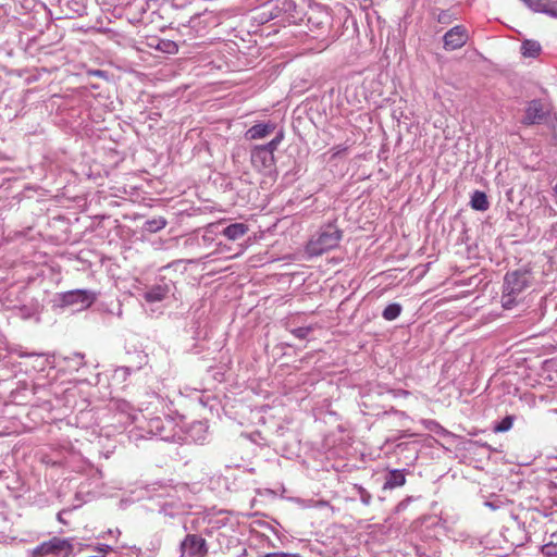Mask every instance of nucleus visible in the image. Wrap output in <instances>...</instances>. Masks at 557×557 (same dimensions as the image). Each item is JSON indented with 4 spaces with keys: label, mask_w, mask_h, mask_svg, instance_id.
Masks as SVG:
<instances>
[{
    "label": "nucleus",
    "mask_w": 557,
    "mask_h": 557,
    "mask_svg": "<svg viewBox=\"0 0 557 557\" xmlns=\"http://www.w3.org/2000/svg\"><path fill=\"white\" fill-rule=\"evenodd\" d=\"M534 281L533 273L529 268H521L508 271L504 276L500 302L505 310L515 308L523 298Z\"/></svg>",
    "instance_id": "f257e3e1"
},
{
    "label": "nucleus",
    "mask_w": 557,
    "mask_h": 557,
    "mask_svg": "<svg viewBox=\"0 0 557 557\" xmlns=\"http://www.w3.org/2000/svg\"><path fill=\"white\" fill-rule=\"evenodd\" d=\"M517 513H520L519 521L511 523V525L505 529L506 531L515 527L519 529L518 539H507V543L511 546H523L525 543L533 541L534 537L536 539L539 534L546 532L545 525L547 516L542 511L519 509Z\"/></svg>",
    "instance_id": "f03ea898"
},
{
    "label": "nucleus",
    "mask_w": 557,
    "mask_h": 557,
    "mask_svg": "<svg viewBox=\"0 0 557 557\" xmlns=\"http://www.w3.org/2000/svg\"><path fill=\"white\" fill-rule=\"evenodd\" d=\"M342 237L343 231L334 223L322 225L307 243L306 253L309 257H319L324 252L336 248Z\"/></svg>",
    "instance_id": "7ed1b4c3"
},
{
    "label": "nucleus",
    "mask_w": 557,
    "mask_h": 557,
    "mask_svg": "<svg viewBox=\"0 0 557 557\" xmlns=\"http://www.w3.org/2000/svg\"><path fill=\"white\" fill-rule=\"evenodd\" d=\"M482 498V505L493 513L494 519L499 520L504 524L517 523L519 521L520 513H517L519 508L506 495L492 493Z\"/></svg>",
    "instance_id": "20e7f679"
},
{
    "label": "nucleus",
    "mask_w": 557,
    "mask_h": 557,
    "mask_svg": "<svg viewBox=\"0 0 557 557\" xmlns=\"http://www.w3.org/2000/svg\"><path fill=\"white\" fill-rule=\"evenodd\" d=\"M74 554V539L53 536L37 545L32 550V557H70Z\"/></svg>",
    "instance_id": "39448f33"
},
{
    "label": "nucleus",
    "mask_w": 557,
    "mask_h": 557,
    "mask_svg": "<svg viewBox=\"0 0 557 557\" xmlns=\"http://www.w3.org/2000/svg\"><path fill=\"white\" fill-rule=\"evenodd\" d=\"M45 385H39L33 381H18L15 388L11 391V398L17 405L38 406L41 400V394H47Z\"/></svg>",
    "instance_id": "423d86ee"
},
{
    "label": "nucleus",
    "mask_w": 557,
    "mask_h": 557,
    "mask_svg": "<svg viewBox=\"0 0 557 557\" xmlns=\"http://www.w3.org/2000/svg\"><path fill=\"white\" fill-rule=\"evenodd\" d=\"M275 151L268 144L255 146L250 152L252 166L259 172L270 173L275 166Z\"/></svg>",
    "instance_id": "0eeeda50"
},
{
    "label": "nucleus",
    "mask_w": 557,
    "mask_h": 557,
    "mask_svg": "<svg viewBox=\"0 0 557 557\" xmlns=\"http://www.w3.org/2000/svg\"><path fill=\"white\" fill-rule=\"evenodd\" d=\"M271 16L282 24H292L297 21L296 3L294 0H272L267 3Z\"/></svg>",
    "instance_id": "6e6552de"
},
{
    "label": "nucleus",
    "mask_w": 557,
    "mask_h": 557,
    "mask_svg": "<svg viewBox=\"0 0 557 557\" xmlns=\"http://www.w3.org/2000/svg\"><path fill=\"white\" fill-rule=\"evenodd\" d=\"M97 298L96 293L88 289H73L59 295L62 307L76 306V310L90 307Z\"/></svg>",
    "instance_id": "1a4fd4ad"
},
{
    "label": "nucleus",
    "mask_w": 557,
    "mask_h": 557,
    "mask_svg": "<svg viewBox=\"0 0 557 557\" xmlns=\"http://www.w3.org/2000/svg\"><path fill=\"white\" fill-rule=\"evenodd\" d=\"M208 552V544L199 534L188 533L180 543L181 557H206Z\"/></svg>",
    "instance_id": "9d476101"
},
{
    "label": "nucleus",
    "mask_w": 557,
    "mask_h": 557,
    "mask_svg": "<svg viewBox=\"0 0 557 557\" xmlns=\"http://www.w3.org/2000/svg\"><path fill=\"white\" fill-rule=\"evenodd\" d=\"M208 527L203 530L207 536H212L219 532H234L236 523L231 519L230 512L220 510L216 513L208 515Z\"/></svg>",
    "instance_id": "9b49d317"
},
{
    "label": "nucleus",
    "mask_w": 557,
    "mask_h": 557,
    "mask_svg": "<svg viewBox=\"0 0 557 557\" xmlns=\"http://www.w3.org/2000/svg\"><path fill=\"white\" fill-rule=\"evenodd\" d=\"M222 226V222L211 223L206 226L203 233L201 235H196L190 238V244H195L198 247L209 248L212 245H216V249L214 253H223L225 246H222V243H216V236L220 234V227Z\"/></svg>",
    "instance_id": "f8f14e48"
},
{
    "label": "nucleus",
    "mask_w": 557,
    "mask_h": 557,
    "mask_svg": "<svg viewBox=\"0 0 557 557\" xmlns=\"http://www.w3.org/2000/svg\"><path fill=\"white\" fill-rule=\"evenodd\" d=\"M148 432L162 441H171L175 436V425L169 417H154L148 421Z\"/></svg>",
    "instance_id": "ddd939ff"
},
{
    "label": "nucleus",
    "mask_w": 557,
    "mask_h": 557,
    "mask_svg": "<svg viewBox=\"0 0 557 557\" xmlns=\"http://www.w3.org/2000/svg\"><path fill=\"white\" fill-rule=\"evenodd\" d=\"M469 39L468 30L463 25H456L445 33L443 37L444 49L457 50L463 47Z\"/></svg>",
    "instance_id": "4468645a"
},
{
    "label": "nucleus",
    "mask_w": 557,
    "mask_h": 557,
    "mask_svg": "<svg viewBox=\"0 0 557 557\" xmlns=\"http://www.w3.org/2000/svg\"><path fill=\"white\" fill-rule=\"evenodd\" d=\"M172 287L173 283L171 281L166 282L162 278L145 292L144 298L148 302L161 301L171 293Z\"/></svg>",
    "instance_id": "2eb2a0df"
},
{
    "label": "nucleus",
    "mask_w": 557,
    "mask_h": 557,
    "mask_svg": "<svg viewBox=\"0 0 557 557\" xmlns=\"http://www.w3.org/2000/svg\"><path fill=\"white\" fill-rule=\"evenodd\" d=\"M136 358L138 360L135 364L117 367L114 370L113 380L119 381L121 383L125 382L133 372L140 370L148 362V356L146 354L138 352L136 355Z\"/></svg>",
    "instance_id": "dca6fc26"
},
{
    "label": "nucleus",
    "mask_w": 557,
    "mask_h": 557,
    "mask_svg": "<svg viewBox=\"0 0 557 557\" xmlns=\"http://www.w3.org/2000/svg\"><path fill=\"white\" fill-rule=\"evenodd\" d=\"M531 11L543 13L550 17L557 18V1L549 0H520Z\"/></svg>",
    "instance_id": "f3484780"
},
{
    "label": "nucleus",
    "mask_w": 557,
    "mask_h": 557,
    "mask_svg": "<svg viewBox=\"0 0 557 557\" xmlns=\"http://www.w3.org/2000/svg\"><path fill=\"white\" fill-rule=\"evenodd\" d=\"M276 124L272 121L260 122L249 127L245 133L247 140L262 139L274 133Z\"/></svg>",
    "instance_id": "a211bd4d"
},
{
    "label": "nucleus",
    "mask_w": 557,
    "mask_h": 557,
    "mask_svg": "<svg viewBox=\"0 0 557 557\" xmlns=\"http://www.w3.org/2000/svg\"><path fill=\"white\" fill-rule=\"evenodd\" d=\"M545 117L544 108L541 100L529 102L522 123L524 125L540 124Z\"/></svg>",
    "instance_id": "6ab92c4d"
},
{
    "label": "nucleus",
    "mask_w": 557,
    "mask_h": 557,
    "mask_svg": "<svg viewBox=\"0 0 557 557\" xmlns=\"http://www.w3.org/2000/svg\"><path fill=\"white\" fill-rule=\"evenodd\" d=\"M406 469L389 470L385 475L382 488L386 491L403 486L406 483Z\"/></svg>",
    "instance_id": "aec40b11"
},
{
    "label": "nucleus",
    "mask_w": 557,
    "mask_h": 557,
    "mask_svg": "<svg viewBox=\"0 0 557 557\" xmlns=\"http://www.w3.org/2000/svg\"><path fill=\"white\" fill-rule=\"evenodd\" d=\"M413 549L417 557H441L440 543L437 540L414 544Z\"/></svg>",
    "instance_id": "412c9836"
},
{
    "label": "nucleus",
    "mask_w": 557,
    "mask_h": 557,
    "mask_svg": "<svg viewBox=\"0 0 557 557\" xmlns=\"http://www.w3.org/2000/svg\"><path fill=\"white\" fill-rule=\"evenodd\" d=\"M109 406L111 410L125 416L127 421H133L135 419L136 411L134 406L129 401L125 399L113 398L111 399Z\"/></svg>",
    "instance_id": "4be33fe9"
},
{
    "label": "nucleus",
    "mask_w": 557,
    "mask_h": 557,
    "mask_svg": "<svg viewBox=\"0 0 557 557\" xmlns=\"http://www.w3.org/2000/svg\"><path fill=\"white\" fill-rule=\"evenodd\" d=\"M248 225L245 223H232L227 226L220 227V234L225 236L230 240H236L243 237L248 232Z\"/></svg>",
    "instance_id": "5701e85b"
},
{
    "label": "nucleus",
    "mask_w": 557,
    "mask_h": 557,
    "mask_svg": "<svg viewBox=\"0 0 557 557\" xmlns=\"http://www.w3.org/2000/svg\"><path fill=\"white\" fill-rule=\"evenodd\" d=\"M330 24L331 17L326 12H322L317 15H310L308 17V26L311 32L321 30V34L329 32Z\"/></svg>",
    "instance_id": "b1692460"
},
{
    "label": "nucleus",
    "mask_w": 557,
    "mask_h": 557,
    "mask_svg": "<svg viewBox=\"0 0 557 557\" xmlns=\"http://www.w3.org/2000/svg\"><path fill=\"white\" fill-rule=\"evenodd\" d=\"M470 206L476 211H486L490 208L486 194L481 190H474L470 198Z\"/></svg>",
    "instance_id": "393cba45"
},
{
    "label": "nucleus",
    "mask_w": 557,
    "mask_h": 557,
    "mask_svg": "<svg viewBox=\"0 0 557 557\" xmlns=\"http://www.w3.org/2000/svg\"><path fill=\"white\" fill-rule=\"evenodd\" d=\"M159 512L164 517L176 518L185 512V508L181 503L165 502L163 505H161Z\"/></svg>",
    "instance_id": "a878e982"
},
{
    "label": "nucleus",
    "mask_w": 557,
    "mask_h": 557,
    "mask_svg": "<svg viewBox=\"0 0 557 557\" xmlns=\"http://www.w3.org/2000/svg\"><path fill=\"white\" fill-rule=\"evenodd\" d=\"M542 47L539 41L527 39L522 41L521 53L525 58H536L540 55Z\"/></svg>",
    "instance_id": "bb28decb"
},
{
    "label": "nucleus",
    "mask_w": 557,
    "mask_h": 557,
    "mask_svg": "<svg viewBox=\"0 0 557 557\" xmlns=\"http://www.w3.org/2000/svg\"><path fill=\"white\" fill-rule=\"evenodd\" d=\"M541 553L544 557H557V530L541 545Z\"/></svg>",
    "instance_id": "cd10ccee"
},
{
    "label": "nucleus",
    "mask_w": 557,
    "mask_h": 557,
    "mask_svg": "<svg viewBox=\"0 0 557 557\" xmlns=\"http://www.w3.org/2000/svg\"><path fill=\"white\" fill-rule=\"evenodd\" d=\"M64 7L72 13L69 15L70 18L86 14V5L82 0H65Z\"/></svg>",
    "instance_id": "c85d7f7f"
},
{
    "label": "nucleus",
    "mask_w": 557,
    "mask_h": 557,
    "mask_svg": "<svg viewBox=\"0 0 557 557\" xmlns=\"http://www.w3.org/2000/svg\"><path fill=\"white\" fill-rule=\"evenodd\" d=\"M150 46L166 54H175L178 52V45L170 39H157V44H151Z\"/></svg>",
    "instance_id": "c756f323"
},
{
    "label": "nucleus",
    "mask_w": 557,
    "mask_h": 557,
    "mask_svg": "<svg viewBox=\"0 0 557 557\" xmlns=\"http://www.w3.org/2000/svg\"><path fill=\"white\" fill-rule=\"evenodd\" d=\"M421 423L423 424V426L440 435V436H451V432H449L448 430H446L445 428H443L436 420H433V419H422L421 420Z\"/></svg>",
    "instance_id": "7c9ffc66"
},
{
    "label": "nucleus",
    "mask_w": 557,
    "mask_h": 557,
    "mask_svg": "<svg viewBox=\"0 0 557 557\" xmlns=\"http://www.w3.org/2000/svg\"><path fill=\"white\" fill-rule=\"evenodd\" d=\"M401 305L398 304V302H393V304H389L387 305L383 312H382V317L386 320V321H393V320H396L400 313H401Z\"/></svg>",
    "instance_id": "2f4dec72"
},
{
    "label": "nucleus",
    "mask_w": 557,
    "mask_h": 557,
    "mask_svg": "<svg viewBox=\"0 0 557 557\" xmlns=\"http://www.w3.org/2000/svg\"><path fill=\"white\" fill-rule=\"evenodd\" d=\"M166 226V220L162 216L147 220L144 230L149 233H157Z\"/></svg>",
    "instance_id": "473e14b6"
},
{
    "label": "nucleus",
    "mask_w": 557,
    "mask_h": 557,
    "mask_svg": "<svg viewBox=\"0 0 557 557\" xmlns=\"http://www.w3.org/2000/svg\"><path fill=\"white\" fill-rule=\"evenodd\" d=\"M216 541L220 550L230 549L234 544L238 543V540L234 536L228 535L227 532H219L216 535Z\"/></svg>",
    "instance_id": "72a5a7b5"
},
{
    "label": "nucleus",
    "mask_w": 557,
    "mask_h": 557,
    "mask_svg": "<svg viewBox=\"0 0 557 557\" xmlns=\"http://www.w3.org/2000/svg\"><path fill=\"white\" fill-rule=\"evenodd\" d=\"M513 421H515V416H511V414L506 416L500 421L495 422V424L493 426V431L495 433L507 432L512 428Z\"/></svg>",
    "instance_id": "f704fd0d"
},
{
    "label": "nucleus",
    "mask_w": 557,
    "mask_h": 557,
    "mask_svg": "<svg viewBox=\"0 0 557 557\" xmlns=\"http://www.w3.org/2000/svg\"><path fill=\"white\" fill-rule=\"evenodd\" d=\"M352 490L355 491L356 495H358L360 502L366 505V506H369L371 504V500H372V495L371 493L366 490L362 485L360 484H354L352 486Z\"/></svg>",
    "instance_id": "c9c22d12"
},
{
    "label": "nucleus",
    "mask_w": 557,
    "mask_h": 557,
    "mask_svg": "<svg viewBox=\"0 0 557 557\" xmlns=\"http://www.w3.org/2000/svg\"><path fill=\"white\" fill-rule=\"evenodd\" d=\"M85 356L81 352H74L72 356H69L65 358V361L69 363V367L73 370H78L82 368L84 362Z\"/></svg>",
    "instance_id": "e433bc0d"
},
{
    "label": "nucleus",
    "mask_w": 557,
    "mask_h": 557,
    "mask_svg": "<svg viewBox=\"0 0 557 557\" xmlns=\"http://www.w3.org/2000/svg\"><path fill=\"white\" fill-rule=\"evenodd\" d=\"M314 326L313 325H307V326H299L289 330L290 334H293L298 339H306L308 335L313 332Z\"/></svg>",
    "instance_id": "4c0bfd02"
},
{
    "label": "nucleus",
    "mask_w": 557,
    "mask_h": 557,
    "mask_svg": "<svg viewBox=\"0 0 557 557\" xmlns=\"http://www.w3.org/2000/svg\"><path fill=\"white\" fill-rule=\"evenodd\" d=\"M509 525H510V523L503 524L502 532H500L506 542H507V539H518L519 537V529L517 527L511 528L509 531L505 530L506 527H509Z\"/></svg>",
    "instance_id": "58836bf2"
},
{
    "label": "nucleus",
    "mask_w": 557,
    "mask_h": 557,
    "mask_svg": "<svg viewBox=\"0 0 557 557\" xmlns=\"http://www.w3.org/2000/svg\"><path fill=\"white\" fill-rule=\"evenodd\" d=\"M453 20L454 15L449 10H442L436 16V21L441 24H449Z\"/></svg>",
    "instance_id": "ea45409f"
},
{
    "label": "nucleus",
    "mask_w": 557,
    "mask_h": 557,
    "mask_svg": "<svg viewBox=\"0 0 557 557\" xmlns=\"http://www.w3.org/2000/svg\"><path fill=\"white\" fill-rule=\"evenodd\" d=\"M284 139V131L281 128L276 132L273 139H271L268 145L272 147L274 150H277L278 146Z\"/></svg>",
    "instance_id": "a19ab883"
},
{
    "label": "nucleus",
    "mask_w": 557,
    "mask_h": 557,
    "mask_svg": "<svg viewBox=\"0 0 557 557\" xmlns=\"http://www.w3.org/2000/svg\"><path fill=\"white\" fill-rule=\"evenodd\" d=\"M257 20L262 24L273 20L267 4L262 7L261 12L258 14Z\"/></svg>",
    "instance_id": "79ce46f5"
},
{
    "label": "nucleus",
    "mask_w": 557,
    "mask_h": 557,
    "mask_svg": "<svg viewBox=\"0 0 557 557\" xmlns=\"http://www.w3.org/2000/svg\"><path fill=\"white\" fill-rule=\"evenodd\" d=\"M191 430L197 432V433H206L207 432V426L202 422H195L191 425Z\"/></svg>",
    "instance_id": "37998d69"
},
{
    "label": "nucleus",
    "mask_w": 557,
    "mask_h": 557,
    "mask_svg": "<svg viewBox=\"0 0 557 557\" xmlns=\"http://www.w3.org/2000/svg\"><path fill=\"white\" fill-rule=\"evenodd\" d=\"M98 549H99V552L107 553V552L111 550L112 547L110 545L102 544V545H100V547Z\"/></svg>",
    "instance_id": "c03bdc74"
},
{
    "label": "nucleus",
    "mask_w": 557,
    "mask_h": 557,
    "mask_svg": "<svg viewBox=\"0 0 557 557\" xmlns=\"http://www.w3.org/2000/svg\"><path fill=\"white\" fill-rule=\"evenodd\" d=\"M64 512H65V511H60V512L58 513V520H59L61 523H66V522H65V520L63 519V513H64Z\"/></svg>",
    "instance_id": "a18cd8bd"
},
{
    "label": "nucleus",
    "mask_w": 557,
    "mask_h": 557,
    "mask_svg": "<svg viewBox=\"0 0 557 557\" xmlns=\"http://www.w3.org/2000/svg\"><path fill=\"white\" fill-rule=\"evenodd\" d=\"M247 555V549L242 548V552L237 555V557H245Z\"/></svg>",
    "instance_id": "49530a36"
},
{
    "label": "nucleus",
    "mask_w": 557,
    "mask_h": 557,
    "mask_svg": "<svg viewBox=\"0 0 557 557\" xmlns=\"http://www.w3.org/2000/svg\"><path fill=\"white\" fill-rule=\"evenodd\" d=\"M235 255H227L225 256L226 259L233 258Z\"/></svg>",
    "instance_id": "de8ad7c7"
},
{
    "label": "nucleus",
    "mask_w": 557,
    "mask_h": 557,
    "mask_svg": "<svg viewBox=\"0 0 557 557\" xmlns=\"http://www.w3.org/2000/svg\"><path fill=\"white\" fill-rule=\"evenodd\" d=\"M326 42H325V47L330 45V40L329 39H324Z\"/></svg>",
    "instance_id": "09e8293b"
},
{
    "label": "nucleus",
    "mask_w": 557,
    "mask_h": 557,
    "mask_svg": "<svg viewBox=\"0 0 557 557\" xmlns=\"http://www.w3.org/2000/svg\"><path fill=\"white\" fill-rule=\"evenodd\" d=\"M554 191H555V194L557 195V184H556V185H555V187H554Z\"/></svg>",
    "instance_id": "8fccbe9b"
},
{
    "label": "nucleus",
    "mask_w": 557,
    "mask_h": 557,
    "mask_svg": "<svg viewBox=\"0 0 557 557\" xmlns=\"http://www.w3.org/2000/svg\"><path fill=\"white\" fill-rule=\"evenodd\" d=\"M197 440H205V436L200 435Z\"/></svg>",
    "instance_id": "3c124183"
}]
</instances>
